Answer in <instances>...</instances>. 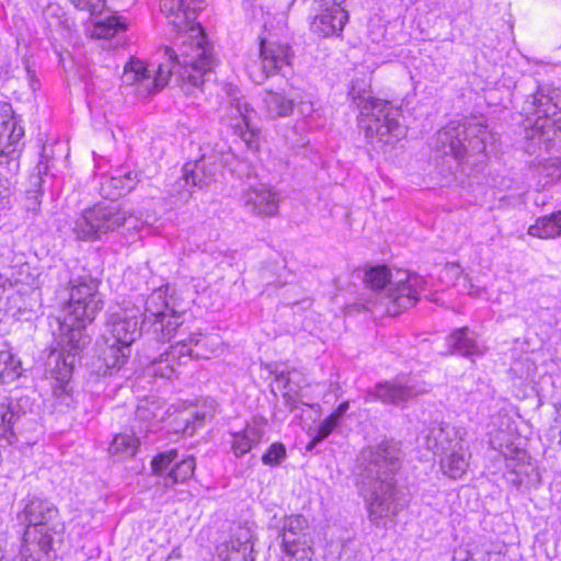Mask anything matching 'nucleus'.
I'll return each mask as SVG.
<instances>
[{
    "label": "nucleus",
    "instance_id": "nucleus-14",
    "mask_svg": "<svg viewBox=\"0 0 561 561\" xmlns=\"http://www.w3.org/2000/svg\"><path fill=\"white\" fill-rule=\"evenodd\" d=\"M466 437L467 431L465 427L454 426L448 423H437L430 426L425 437V445L435 455H443L444 451L457 447V444L461 445Z\"/></svg>",
    "mask_w": 561,
    "mask_h": 561
},
{
    "label": "nucleus",
    "instance_id": "nucleus-15",
    "mask_svg": "<svg viewBox=\"0 0 561 561\" xmlns=\"http://www.w3.org/2000/svg\"><path fill=\"white\" fill-rule=\"evenodd\" d=\"M24 136V128L14 117L0 129V165H8L10 170L18 169L20 151L19 141Z\"/></svg>",
    "mask_w": 561,
    "mask_h": 561
},
{
    "label": "nucleus",
    "instance_id": "nucleus-45",
    "mask_svg": "<svg viewBox=\"0 0 561 561\" xmlns=\"http://www.w3.org/2000/svg\"><path fill=\"white\" fill-rule=\"evenodd\" d=\"M77 9L87 10L91 15L100 13V5L92 2V0H69Z\"/></svg>",
    "mask_w": 561,
    "mask_h": 561
},
{
    "label": "nucleus",
    "instance_id": "nucleus-36",
    "mask_svg": "<svg viewBox=\"0 0 561 561\" xmlns=\"http://www.w3.org/2000/svg\"><path fill=\"white\" fill-rule=\"evenodd\" d=\"M50 549H44L41 545V539L31 538L30 541H24L21 549V554L24 561H49Z\"/></svg>",
    "mask_w": 561,
    "mask_h": 561
},
{
    "label": "nucleus",
    "instance_id": "nucleus-17",
    "mask_svg": "<svg viewBox=\"0 0 561 561\" xmlns=\"http://www.w3.org/2000/svg\"><path fill=\"white\" fill-rule=\"evenodd\" d=\"M322 12L311 23V31L328 37L343 31L348 21V13L344 7L321 5Z\"/></svg>",
    "mask_w": 561,
    "mask_h": 561
},
{
    "label": "nucleus",
    "instance_id": "nucleus-38",
    "mask_svg": "<svg viewBox=\"0 0 561 561\" xmlns=\"http://www.w3.org/2000/svg\"><path fill=\"white\" fill-rule=\"evenodd\" d=\"M94 31L99 37H112L117 32L124 31L126 25L117 16H108L104 21H96Z\"/></svg>",
    "mask_w": 561,
    "mask_h": 561
},
{
    "label": "nucleus",
    "instance_id": "nucleus-31",
    "mask_svg": "<svg viewBox=\"0 0 561 561\" xmlns=\"http://www.w3.org/2000/svg\"><path fill=\"white\" fill-rule=\"evenodd\" d=\"M129 356L130 347L117 344L114 341L112 345L103 351L102 359L106 367L105 373L112 374L113 370H118L127 363Z\"/></svg>",
    "mask_w": 561,
    "mask_h": 561
},
{
    "label": "nucleus",
    "instance_id": "nucleus-3",
    "mask_svg": "<svg viewBox=\"0 0 561 561\" xmlns=\"http://www.w3.org/2000/svg\"><path fill=\"white\" fill-rule=\"evenodd\" d=\"M203 4L204 0H160L161 12L179 33V53L172 54V57L179 58L185 67L198 69V73H205L217 65L213 45L201 24L196 23Z\"/></svg>",
    "mask_w": 561,
    "mask_h": 561
},
{
    "label": "nucleus",
    "instance_id": "nucleus-6",
    "mask_svg": "<svg viewBox=\"0 0 561 561\" xmlns=\"http://www.w3.org/2000/svg\"><path fill=\"white\" fill-rule=\"evenodd\" d=\"M364 282L375 291H380V304L386 313L394 317L416 305L425 290V279L407 270H390L386 265L369 268Z\"/></svg>",
    "mask_w": 561,
    "mask_h": 561
},
{
    "label": "nucleus",
    "instance_id": "nucleus-33",
    "mask_svg": "<svg viewBox=\"0 0 561 561\" xmlns=\"http://www.w3.org/2000/svg\"><path fill=\"white\" fill-rule=\"evenodd\" d=\"M206 413L194 410H186L176 417V432H182L184 435L192 436L198 427L205 423Z\"/></svg>",
    "mask_w": 561,
    "mask_h": 561
},
{
    "label": "nucleus",
    "instance_id": "nucleus-1",
    "mask_svg": "<svg viewBox=\"0 0 561 561\" xmlns=\"http://www.w3.org/2000/svg\"><path fill=\"white\" fill-rule=\"evenodd\" d=\"M359 492L365 499L368 517L379 526L380 520L396 516L405 505L399 496L396 474L401 468L402 450L394 440H382L363 451Z\"/></svg>",
    "mask_w": 561,
    "mask_h": 561
},
{
    "label": "nucleus",
    "instance_id": "nucleus-34",
    "mask_svg": "<svg viewBox=\"0 0 561 561\" xmlns=\"http://www.w3.org/2000/svg\"><path fill=\"white\" fill-rule=\"evenodd\" d=\"M138 444L139 440L134 435L118 434L113 438L108 447V451L112 455H116L122 458L134 456L138 448Z\"/></svg>",
    "mask_w": 561,
    "mask_h": 561
},
{
    "label": "nucleus",
    "instance_id": "nucleus-35",
    "mask_svg": "<svg viewBox=\"0 0 561 561\" xmlns=\"http://www.w3.org/2000/svg\"><path fill=\"white\" fill-rule=\"evenodd\" d=\"M472 561H503V556L497 548V545L483 540L471 550Z\"/></svg>",
    "mask_w": 561,
    "mask_h": 561
},
{
    "label": "nucleus",
    "instance_id": "nucleus-40",
    "mask_svg": "<svg viewBox=\"0 0 561 561\" xmlns=\"http://www.w3.org/2000/svg\"><path fill=\"white\" fill-rule=\"evenodd\" d=\"M340 422L341 420L333 414L325 417L320 423L316 436L309 443L308 449H312L317 444L327 438L339 426Z\"/></svg>",
    "mask_w": 561,
    "mask_h": 561
},
{
    "label": "nucleus",
    "instance_id": "nucleus-39",
    "mask_svg": "<svg viewBox=\"0 0 561 561\" xmlns=\"http://www.w3.org/2000/svg\"><path fill=\"white\" fill-rule=\"evenodd\" d=\"M179 451L175 448L159 453L151 460L152 472L157 476H162L169 466L178 459Z\"/></svg>",
    "mask_w": 561,
    "mask_h": 561
},
{
    "label": "nucleus",
    "instance_id": "nucleus-29",
    "mask_svg": "<svg viewBox=\"0 0 561 561\" xmlns=\"http://www.w3.org/2000/svg\"><path fill=\"white\" fill-rule=\"evenodd\" d=\"M137 182V174L135 173L133 175L131 172L125 173L124 175L106 178L101 183L100 192L105 198L114 201L134 190Z\"/></svg>",
    "mask_w": 561,
    "mask_h": 561
},
{
    "label": "nucleus",
    "instance_id": "nucleus-23",
    "mask_svg": "<svg viewBox=\"0 0 561 561\" xmlns=\"http://www.w3.org/2000/svg\"><path fill=\"white\" fill-rule=\"evenodd\" d=\"M31 403L28 397L4 398L0 401V430L12 433L14 425L26 416Z\"/></svg>",
    "mask_w": 561,
    "mask_h": 561
},
{
    "label": "nucleus",
    "instance_id": "nucleus-50",
    "mask_svg": "<svg viewBox=\"0 0 561 561\" xmlns=\"http://www.w3.org/2000/svg\"><path fill=\"white\" fill-rule=\"evenodd\" d=\"M348 409H350V402L344 401L331 414L335 415L339 420H342L343 415L346 413V411Z\"/></svg>",
    "mask_w": 561,
    "mask_h": 561
},
{
    "label": "nucleus",
    "instance_id": "nucleus-19",
    "mask_svg": "<svg viewBox=\"0 0 561 561\" xmlns=\"http://www.w3.org/2000/svg\"><path fill=\"white\" fill-rule=\"evenodd\" d=\"M253 108L244 100V98H233L230 102L229 113L231 116L240 117V123L236 124V128L240 130V137L250 150H257L259 148V134L257 130L251 126V113Z\"/></svg>",
    "mask_w": 561,
    "mask_h": 561
},
{
    "label": "nucleus",
    "instance_id": "nucleus-52",
    "mask_svg": "<svg viewBox=\"0 0 561 561\" xmlns=\"http://www.w3.org/2000/svg\"><path fill=\"white\" fill-rule=\"evenodd\" d=\"M346 0H320L321 5L343 7Z\"/></svg>",
    "mask_w": 561,
    "mask_h": 561
},
{
    "label": "nucleus",
    "instance_id": "nucleus-5",
    "mask_svg": "<svg viewBox=\"0 0 561 561\" xmlns=\"http://www.w3.org/2000/svg\"><path fill=\"white\" fill-rule=\"evenodd\" d=\"M494 139L488 125L477 118L451 121L436 134V147L459 165L478 167L484 162L485 149Z\"/></svg>",
    "mask_w": 561,
    "mask_h": 561
},
{
    "label": "nucleus",
    "instance_id": "nucleus-4",
    "mask_svg": "<svg viewBox=\"0 0 561 561\" xmlns=\"http://www.w3.org/2000/svg\"><path fill=\"white\" fill-rule=\"evenodd\" d=\"M69 301L62 309V328L67 333V356L65 365L72 367L75 358L88 343L83 329L91 323L103 308V298L99 291L100 282L91 275H80L69 282Z\"/></svg>",
    "mask_w": 561,
    "mask_h": 561
},
{
    "label": "nucleus",
    "instance_id": "nucleus-12",
    "mask_svg": "<svg viewBox=\"0 0 561 561\" xmlns=\"http://www.w3.org/2000/svg\"><path fill=\"white\" fill-rule=\"evenodd\" d=\"M217 164L211 158L202 157L201 159L187 162L183 167L182 176L172 185L170 194L179 197L181 201H187L191 197V188H204L215 181Z\"/></svg>",
    "mask_w": 561,
    "mask_h": 561
},
{
    "label": "nucleus",
    "instance_id": "nucleus-16",
    "mask_svg": "<svg viewBox=\"0 0 561 561\" xmlns=\"http://www.w3.org/2000/svg\"><path fill=\"white\" fill-rule=\"evenodd\" d=\"M417 394L419 391L413 385L402 382L400 379L378 382L374 389L368 392V396L373 397L375 400L394 405L404 403Z\"/></svg>",
    "mask_w": 561,
    "mask_h": 561
},
{
    "label": "nucleus",
    "instance_id": "nucleus-46",
    "mask_svg": "<svg viewBox=\"0 0 561 561\" xmlns=\"http://www.w3.org/2000/svg\"><path fill=\"white\" fill-rule=\"evenodd\" d=\"M13 118L14 115L11 104L8 102H0V129L5 124L12 122Z\"/></svg>",
    "mask_w": 561,
    "mask_h": 561
},
{
    "label": "nucleus",
    "instance_id": "nucleus-18",
    "mask_svg": "<svg viewBox=\"0 0 561 561\" xmlns=\"http://www.w3.org/2000/svg\"><path fill=\"white\" fill-rule=\"evenodd\" d=\"M299 90L290 88L288 91H266L263 98L266 115L272 118L288 117L296 107Z\"/></svg>",
    "mask_w": 561,
    "mask_h": 561
},
{
    "label": "nucleus",
    "instance_id": "nucleus-48",
    "mask_svg": "<svg viewBox=\"0 0 561 561\" xmlns=\"http://www.w3.org/2000/svg\"><path fill=\"white\" fill-rule=\"evenodd\" d=\"M25 71L30 81V87L33 91H36L39 87V81L36 78L35 70H33L28 62H25Z\"/></svg>",
    "mask_w": 561,
    "mask_h": 561
},
{
    "label": "nucleus",
    "instance_id": "nucleus-32",
    "mask_svg": "<svg viewBox=\"0 0 561 561\" xmlns=\"http://www.w3.org/2000/svg\"><path fill=\"white\" fill-rule=\"evenodd\" d=\"M195 467V459L192 456L181 460L180 462H176L175 466L164 477L163 484L165 486H172L176 483H183L187 481L193 476Z\"/></svg>",
    "mask_w": 561,
    "mask_h": 561
},
{
    "label": "nucleus",
    "instance_id": "nucleus-47",
    "mask_svg": "<svg viewBox=\"0 0 561 561\" xmlns=\"http://www.w3.org/2000/svg\"><path fill=\"white\" fill-rule=\"evenodd\" d=\"M9 204V187L7 181L0 176V210Z\"/></svg>",
    "mask_w": 561,
    "mask_h": 561
},
{
    "label": "nucleus",
    "instance_id": "nucleus-20",
    "mask_svg": "<svg viewBox=\"0 0 561 561\" xmlns=\"http://www.w3.org/2000/svg\"><path fill=\"white\" fill-rule=\"evenodd\" d=\"M308 527V520L302 515L287 516L283 520L278 537L282 539V550L289 557H295L298 552V546L305 536Z\"/></svg>",
    "mask_w": 561,
    "mask_h": 561
},
{
    "label": "nucleus",
    "instance_id": "nucleus-44",
    "mask_svg": "<svg viewBox=\"0 0 561 561\" xmlns=\"http://www.w3.org/2000/svg\"><path fill=\"white\" fill-rule=\"evenodd\" d=\"M224 552H226L224 561H254V558L251 556L252 552L245 551V549L240 550L226 547Z\"/></svg>",
    "mask_w": 561,
    "mask_h": 561
},
{
    "label": "nucleus",
    "instance_id": "nucleus-9",
    "mask_svg": "<svg viewBox=\"0 0 561 561\" xmlns=\"http://www.w3.org/2000/svg\"><path fill=\"white\" fill-rule=\"evenodd\" d=\"M138 225L139 218L131 211L113 204H98L76 219L72 232L78 240L94 241L121 228L135 230Z\"/></svg>",
    "mask_w": 561,
    "mask_h": 561
},
{
    "label": "nucleus",
    "instance_id": "nucleus-10",
    "mask_svg": "<svg viewBox=\"0 0 561 561\" xmlns=\"http://www.w3.org/2000/svg\"><path fill=\"white\" fill-rule=\"evenodd\" d=\"M180 43H174L175 47H165L164 53L167 61L160 64L156 70H151L152 73V92L154 94L162 90L169 79L174 76L176 83L181 90L187 95H194L197 91L202 90L203 84L209 79L215 68L206 70L205 73H198V69H194L193 66L185 67L181 65L179 58H173L172 54L178 55Z\"/></svg>",
    "mask_w": 561,
    "mask_h": 561
},
{
    "label": "nucleus",
    "instance_id": "nucleus-43",
    "mask_svg": "<svg viewBox=\"0 0 561 561\" xmlns=\"http://www.w3.org/2000/svg\"><path fill=\"white\" fill-rule=\"evenodd\" d=\"M296 106L299 114L305 118H314L316 116H320L319 108L316 107L314 102L309 96L304 95L300 91Z\"/></svg>",
    "mask_w": 561,
    "mask_h": 561
},
{
    "label": "nucleus",
    "instance_id": "nucleus-2",
    "mask_svg": "<svg viewBox=\"0 0 561 561\" xmlns=\"http://www.w3.org/2000/svg\"><path fill=\"white\" fill-rule=\"evenodd\" d=\"M183 322L184 308L167 285L146 298L144 312L136 306L117 307L110 312L106 324L115 343L130 347L147 323L158 340L170 341Z\"/></svg>",
    "mask_w": 561,
    "mask_h": 561
},
{
    "label": "nucleus",
    "instance_id": "nucleus-26",
    "mask_svg": "<svg viewBox=\"0 0 561 561\" xmlns=\"http://www.w3.org/2000/svg\"><path fill=\"white\" fill-rule=\"evenodd\" d=\"M523 111L526 115H536V124L541 118L554 121V116L558 114V107L551 96L545 94L541 89H538L525 101Z\"/></svg>",
    "mask_w": 561,
    "mask_h": 561
},
{
    "label": "nucleus",
    "instance_id": "nucleus-25",
    "mask_svg": "<svg viewBox=\"0 0 561 561\" xmlns=\"http://www.w3.org/2000/svg\"><path fill=\"white\" fill-rule=\"evenodd\" d=\"M264 435V431L256 421L247 424L245 427L232 434L231 450L238 458L249 453L254 446L260 444Z\"/></svg>",
    "mask_w": 561,
    "mask_h": 561
},
{
    "label": "nucleus",
    "instance_id": "nucleus-51",
    "mask_svg": "<svg viewBox=\"0 0 561 561\" xmlns=\"http://www.w3.org/2000/svg\"><path fill=\"white\" fill-rule=\"evenodd\" d=\"M469 559H471V551L459 550V551H455L453 561H468Z\"/></svg>",
    "mask_w": 561,
    "mask_h": 561
},
{
    "label": "nucleus",
    "instance_id": "nucleus-27",
    "mask_svg": "<svg viewBox=\"0 0 561 561\" xmlns=\"http://www.w3.org/2000/svg\"><path fill=\"white\" fill-rule=\"evenodd\" d=\"M42 160L39 161L37 165V174H34L30 178V185L31 187L26 190V196L28 199L27 208L30 209H36V207L39 205L38 197L42 195V173H47L49 169V161L54 158V149L51 145H44L42 149Z\"/></svg>",
    "mask_w": 561,
    "mask_h": 561
},
{
    "label": "nucleus",
    "instance_id": "nucleus-8",
    "mask_svg": "<svg viewBox=\"0 0 561 561\" xmlns=\"http://www.w3.org/2000/svg\"><path fill=\"white\" fill-rule=\"evenodd\" d=\"M20 505L16 518L26 527L23 541L27 542L33 537L41 539L44 549H51L54 536L65 531L57 506L46 499L30 494L21 500Z\"/></svg>",
    "mask_w": 561,
    "mask_h": 561
},
{
    "label": "nucleus",
    "instance_id": "nucleus-41",
    "mask_svg": "<svg viewBox=\"0 0 561 561\" xmlns=\"http://www.w3.org/2000/svg\"><path fill=\"white\" fill-rule=\"evenodd\" d=\"M227 548H234L245 551H253L252 534L249 528L239 527L230 541L226 545Z\"/></svg>",
    "mask_w": 561,
    "mask_h": 561
},
{
    "label": "nucleus",
    "instance_id": "nucleus-7",
    "mask_svg": "<svg viewBox=\"0 0 561 561\" xmlns=\"http://www.w3.org/2000/svg\"><path fill=\"white\" fill-rule=\"evenodd\" d=\"M348 94L359 108L358 128L366 139L393 145L404 135V127L399 123V107L387 100L371 96L366 90L357 91L355 84Z\"/></svg>",
    "mask_w": 561,
    "mask_h": 561
},
{
    "label": "nucleus",
    "instance_id": "nucleus-49",
    "mask_svg": "<svg viewBox=\"0 0 561 561\" xmlns=\"http://www.w3.org/2000/svg\"><path fill=\"white\" fill-rule=\"evenodd\" d=\"M557 415L554 417V425L550 427L551 435H554V432L558 430V434L560 436L559 438V445H561V405L556 407Z\"/></svg>",
    "mask_w": 561,
    "mask_h": 561
},
{
    "label": "nucleus",
    "instance_id": "nucleus-28",
    "mask_svg": "<svg viewBox=\"0 0 561 561\" xmlns=\"http://www.w3.org/2000/svg\"><path fill=\"white\" fill-rule=\"evenodd\" d=\"M193 343L197 344V340H195V337L193 336L190 337L188 343L184 341L176 342L174 345L170 347L169 351L162 353L159 359H154V364H167L169 374L161 373V375L169 377L170 374H173L175 371L174 363H178L179 365L185 364L186 358L193 357V350L191 347Z\"/></svg>",
    "mask_w": 561,
    "mask_h": 561
},
{
    "label": "nucleus",
    "instance_id": "nucleus-13",
    "mask_svg": "<svg viewBox=\"0 0 561 561\" xmlns=\"http://www.w3.org/2000/svg\"><path fill=\"white\" fill-rule=\"evenodd\" d=\"M241 201L248 213L261 218L273 217L278 213L279 196L265 184L250 186L243 191Z\"/></svg>",
    "mask_w": 561,
    "mask_h": 561
},
{
    "label": "nucleus",
    "instance_id": "nucleus-11",
    "mask_svg": "<svg viewBox=\"0 0 561 561\" xmlns=\"http://www.w3.org/2000/svg\"><path fill=\"white\" fill-rule=\"evenodd\" d=\"M295 53L291 46L279 41L261 39L260 73L256 82L261 83L270 77L286 76L291 70Z\"/></svg>",
    "mask_w": 561,
    "mask_h": 561
},
{
    "label": "nucleus",
    "instance_id": "nucleus-53",
    "mask_svg": "<svg viewBox=\"0 0 561 561\" xmlns=\"http://www.w3.org/2000/svg\"><path fill=\"white\" fill-rule=\"evenodd\" d=\"M556 168L559 171L558 176L561 179V158L557 159Z\"/></svg>",
    "mask_w": 561,
    "mask_h": 561
},
{
    "label": "nucleus",
    "instance_id": "nucleus-24",
    "mask_svg": "<svg viewBox=\"0 0 561 561\" xmlns=\"http://www.w3.org/2000/svg\"><path fill=\"white\" fill-rule=\"evenodd\" d=\"M451 354H459L465 357L482 355L483 348L476 341L474 333L467 327L454 330L446 340Z\"/></svg>",
    "mask_w": 561,
    "mask_h": 561
},
{
    "label": "nucleus",
    "instance_id": "nucleus-30",
    "mask_svg": "<svg viewBox=\"0 0 561 561\" xmlns=\"http://www.w3.org/2000/svg\"><path fill=\"white\" fill-rule=\"evenodd\" d=\"M528 234L550 239L561 236V210L538 217L528 228Z\"/></svg>",
    "mask_w": 561,
    "mask_h": 561
},
{
    "label": "nucleus",
    "instance_id": "nucleus-22",
    "mask_svg": "<svg viewBox=\"0 0 561 561\" xmlns=\"http://www.w3.org/2000/svg\"><path fill=\"white\" fill-rule=\"evenodd\" d=\"M439 456V465L444 474L456 480L467 472L471 453L469 451V446L466 440L461 442V445L457 444V447H453L450 450H446Z\"/></svg>",
    "mask_w": 561,
    "mask_h": 561
},
{
    "label": "nucleus",
    "instance_id": "nucleus-42",
    "mask_svg": "<svg viewBox=\"0 0 561 561\" xmlns=\"http://www.w3.org/2000/svg\"><path fill=\"white\" fill-rule=\"evenodd\" d=\"M287 457L284 444L276 442L273 443L266 453L262 456V462L265 466L275 467L280 465Z\"/></svg>",
    "mask_w": 561,
    "mask_h": 561
},
{
    "label": "nucleus",
    "instance_id": "nucleus-37",
    "mask_svg": "<svg viewBox=\"0 0 561 561\" xmlns=\"http://www.w3.org/2000/svg\"><path fill=\"white\" fill-rule=\"evenodd\" d=\"M13 355L9 351H0V383H7L19 377Z\"/></svg>",
    "mask_w": 561,
    "mask_h": 561
},
{
    "label": "nucleus",
    "instance_id": "nucleus-21",
    "mask_svg": "<svg viewBox=\"0 0 561 561\" xmlns=\"http://www.w3.org/2000/svg\"><path fill=\"white\" fill-rule=\"evenodd\" d=\"M122 82L125 85H136L135 91L138 96L146 98L152 92V71L146 67L144 61L133 58L125 66Z\"/></svg>",
    "mask_w": 561,
    "mask_h": 561
}]
</instances>
